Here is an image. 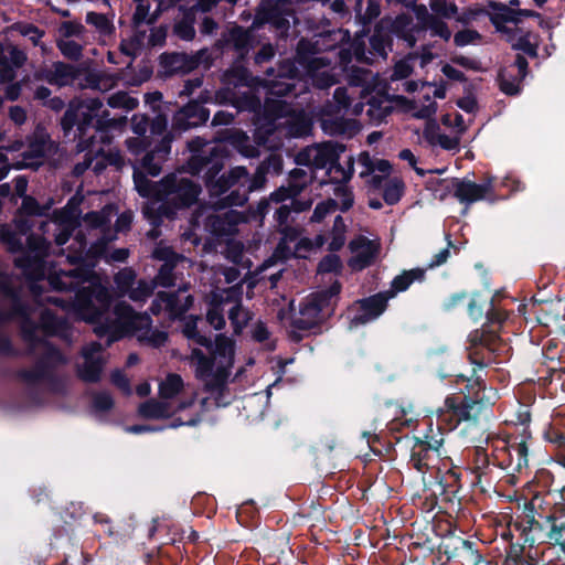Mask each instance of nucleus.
I'll return each instance as SVG.
<instances>
[{
    "label": "nucleus",
    "instance_id": "nucleus-1",
    "mask_svg": "<svg viewBox=\"0 0 565 565\" xmlns=\"http://www.w3.org/2000/svg\"><path fill=\"white\" fill-rule=\"evenodd\" d=\"M486 323L472 330L468 335V359L473 366L470 376L459 374L458 381L467 382L462 395H448L444 402V411L439 420L445 423L447 428L456 429L460 423L468 422L476 425L481 416L488 417L492 414L494 402L487 395V385L479 373L492 363L505 351L507 344L499 335V331L507 320L505 311L497 309L493 298L484 312Z\"/></svg>",
    "mask_w": 565,
    "mask_h": 565
},
{
    "label": "nucleus",
    "instance_id": "nucleus-2",
    "mask_svg": "<svg viewBox=\"0 0 565 565\" xmlns=\"http://www.w3.org/2000/svg\"><path fill=\"white\" fill-rule=\"evenodd\" d=\"M95 274L86 267L51 274L49 282L55 291H74L73 307L78 317L94 324V333L107 339V345L120 340L124 326L109 316L113 295L107 287L95 280Z\"/></svg>",
    "mask_w": 565,
    "mask_h": 565
},
{
    "label": "nucleus",
    "instance_id": "nucleus-3",
    "mask_svg": "<svg viewBox=\"0 0 565 565\" xmlns=\"http://www.w3.org/2000/svg\"><path fill=\"white\" fill-rule=\"evenodd\" d=\"M125 116L109 118V111L104 109L99 98L72 99L60 120L65 138L73 135L77 140V151H93L97 142L110 141L109 132L126 124Z\"/></svg>",
    "mask_w": 565,
    "mask_h": 565
},
{
    "label": "nucleus",
    "instance_id": "nucleus-4",
    "mask_svg": "<svg viewBox=\"0 0 565 565\" xmlns=\"http://www.w3.org/2000/svg\"><path fill=\"white\" fill-rule=\"evenodd\" d=\"M135 189L143 199L160 202L158 215L173 220L180 210L189 209L196 203L201 186L175 173L164 175L154 182L148 179L138 168L132 172Z\"/></svg>",
    "mask_w": 565,
    "mask_h": 565
},
{
    "label": "nucleus",
    "instance_id": "nucleus-5",
    "mask_svg": "<svg viewBox=\"0 0 565 565\" xmlns=\"http://www.w3.org/2000/svg\"><path fill=\"white\" fill-rule=\"evenodd\" d=\"M511 526L520 540L530 548L534 545L551 543L559 546L565 554V522L515 518Z\"/></svg>",
    "mask_w": 565,
    "mask_h": 565
},
{
    "label": "nucleus",
    "instance_id": "nucleus-6",
    "mask_svg": "<svg viewBox=\"0 0 565 565\" xmlns=\"http://www.w3.org/2000/svg\"><path fill=\"white\" fill-rule=\"evenodd\" d=\"M44 352L35 361L33 369H20L14 372V376L26 384H36L42 381L49 382L55 386L60 381L54 374V370L66 362L62 351L51 342L43 344Z\"/></svg>",
    "mask_w": 565,
    "mask_h": 565
},
{
    "label": "nucleus",
    "instance_id": "nucleus-7",
    "mask_svg": "<svg viewBox=\"0 0 565 565\" xmlns=\"http://www.w3.org/2000/svg\"><path fill=\"white\" fill-rule=\"evenodd\" d=\"M565 522V487L558 493H535L524 502L521 514L516 518Z\"/></svg>",
    "mask_w": 565,
    "mask_h": 565
},
{
    "label": "nucleus",
    "instance_id": "nucleus-8",
    "mask_svg": "<svg viewBox=\"0 0 565 565\" xmlns=\"http://www.w3.org/2000/svg\"><path fill=\"white\" fill-rule=\"evenodd\" d=\"M210 102H212L211 92L207 89L202 90L198 99L190 100L175 113L172 120L173 129L185 131L204 125L210 118V110L204 104Z\"/></svg>",
    "mask_w": 565,
    "mask_h": 565
},
{
    "label": "nucleus",
    "instance_id": "nucleus-9",
    "mask_svg": "<svg viewBox=\"0 0 565 565\" xmlns=\"http://www.w3.org/2000/svg\"><path fill=\"white\" fill-rule=\"evenodd\" d=\"M207 145L209 142L202 137H194L186 142L191 156L184 163L185 172L193 177H200L210 166V159H213L214 162L221 157H226V151L222 147L213 146L206 150Z\"/></svg>",
    "mask_w": 565,
    "mask_h": 565
},
{
    "label": "nucleus",
    "instance_id": "nucleus-10",
    "mask_svg": "<svg viewBox=\"0 0 565 565\" xmlns=\"http://www.w3.org/2000/svg\"><path fill=\"white\" fill-rule=\"evenodd\" d=\"M210 65V54L207 49L199 50L195 54L184 52L162 53L160 55V65L168 76L175 74H188L196 70L201 64Z\"/></svg>",
    "mask_w": 565,
    "mask_h": 565
},
{
    "label": "nucleus",
    "instance_id": "nucleus-11",
    "mask_svg": "<svg viewBox=\"0 0 565 565\" xmlns=\"http://www.w3.org/2000/svg\"><path fill=\"white\" fill-rule=\"evenodd\" d=\"M413 440L409 465L418 472L425 473L438 461L443 439L425 436V439L413 437Z\"/></svg>",
    "mask_w": 565,
    "mask_h": 565
},
{
    "label": "nucleus",
    "instance_id": "nucleus-12",
    "mask_svg": "<svg viewBox=\"0 0 565 565\" xmlns=\"http://www.w3.org/2000/svg\"><path fill=\"white\" fill-rule=\"evenodd\" d=\"M501 448H495L494 460L497 465L504 470L521 472L529 466V445L524 440L515 441L505 438Z\"/></svg>",
    "mask_w": 565,
    "mask_h": 565
},
{
    "label": "nucleus",
    "instance_id": "nucleus-13",
    "mask_svg": "<svg viewBox=\"0 0 565 565\" xmlns=\"http://www.w3.org/2000/svg\"><path fill=\"white\" fill-rule=\"evenodd\" d=\"M291 13V9L277 4L275 0H262L256 9L252 29H260L269 24L276 31L287 32L290 26L288 17Z\"/></svg>",
    "mask_w": 565,
    "mask_h": 565
},
{
    "label": "nucleus",
    "instance_id": "nucleus-14",
    "mask_svg": "<svg viewBox=\"0 0 565 565\" xmlns=\"http://www.w3.org/2000/svg\"><path fill=\"white\" fill-rule=\"evenodd\" d=\"M344 151V146L338 142H323L318 145L316 148V153L312 158V164L317 169H324L327 166H330L332 169H335L338 172L342 174V181L349 182L353 177V159L349 160V169L345 170L340 163V153Z\"/></svg>",
    "mask_w": 565,
    "mask_h": 565
},
{
    "label": "nucleus",
    "instance_id": "nucleus-15",
    "mask_svg": "<svg viewBox=\"0 0 565 565\" xmlns=\"http://www.w3.org/2000/svg\"><path fill=\"white\" fill-rule=\"evenodd\" d=\"M529 73L526 57L516 53L511 65L501 67L498 72L499 87L508 96H515L521 92V83Z\"/></svg>",
    "mask_w": 565,
    "mask_h": 565
},
{
    "label": "nucleus",
    "instance_id": "nucleus-16",
    "mask_svg": "<svg viewBox=\"0 0 565 565\" xmlns=\"http://www.w3.org/2000/svg\"><path fill=\"white\" fill-rule=\"evenodd\" d=\"M298 75L299 71L294 62L282 61L277 75L274 78L260 79L259 85L266 89L267 96L286 97L295 94L296 85L285 79H295Z\"/></svg>",
    "mask_w": 565,
    "mask_h": 565
},
{
    "label": "nucleus",
    "instance_id": "nucleus-17",
    "mask_svg": "<svg viewBox=\"0 0 565 565\" xmlns=\"http://www.w3.org/2000/svg\"><path fill=\"white\" fill-rule=\"evenodd\" d=\"M387 301L388 297L383 292L358 300L359 309L351 319V326L358 327L375 320L385 311Z\"/></svg>",
    "mask_w": 565,
    "mask_h": 565
},
{
    "label": "nucleus",
    "instance_id": "nucleus-18",
    "mask_svg": "<svg viewBox=\"0 0 565 565\" xmlns=\"http://www.w3.org/2000/svg\"><path fill=\"white\" fill-rule=\"evenodd\" d=\"M351 252H358L356 255L352 256L348 265L352 270L360 271L370 267L377 255L379 246L365 236H359L349 243Z\"/></svg>",
    "mask_w": 565,
    "mask_h": 565
},
{
    "label": "nucleus",
    "instance_id": "nucleus-19",
    "mask_svg": "<svg viewBox=\"0 0 565 565\" xmlns=\"http://www.w3.org/2000/svg\"><path fill=\"white\" fill-rule=\"evenodd\" d=\"M225 158L221 157L216 161H210V166L201 173L204 184L212 195H222L227 192L234 184L228 174H221L225 164Z\"/></svg>",
    "mask_w": 565,
    "mask_h": 565
},
{
    "label": "nucleus",
    "instance_id": "nucleus-20",
    "mask_svg": "<svg viewBox=\"0 0 565 565\" xmlns=\"http://www.w3.org/2000/svg\"><path fill=\"white\" fill-rule=\"evenodd\" d=\"M216 98L221 103L231 104L237 113L249 111L253 113L254 116H257V113L260 109V98L252 92L237 94L230 88L220 89L216 92Z\"/></svg>",
    "mask_w": 565,
    "mask_h": 565
},
{
    "label": "nucleus",
    "instance_id": "nucleus-21",
    "mask_svg": "<svg viewBox=\"0 0 565 565\" xmlns=\"http://www.w3.org/2000/svg\"><path fill=\"white\" fill-rule=\"evenodd\" d=\"M255 30L252 26L245 29L242 25L235 24L228 31L225 41L233 47L241 60H245L249 52L258 44L254 33Z\"/></svg>",
    "mask_w": 565,
    "mask_h": 565
},
{
    "label": "nucleus",
    "instance_id": "nucleus-22",
    "mask_svg": "<svg viewBox=\"0 0 565 565\" xmlns=\"http://www.w3.org/2000/svg\"><path fill=\"white\" fill-rule=\"evenodd\" d=\"M341 290L342 284L334 280L329 287L311 292L308 298L326 318H329L334 313Z\"/></svg>",
    "mask_w": 565,
    "mask_h": 565
},
{
    "label": "nucleus",
    "instance_id": "nucleus-23",
    "mask_svg": "<svg viewBox=\"0 0 565 565\" xmlns=\"http://www.w3.org/2000/svg\"><path fill=\"white\" fill-rule=\"evenodd\" d=\"M488 8L492 10V12L487 11L486 14L497 32H510V28L507 26V23H513L515 25L520 23V18H515V9L510 8V6L505 3L489 1Z\"/></svg>",
    "mask_w": 565,
    "mask_h": 565
},
{
    "label": "nucleus",
    "instance_id": "nucleus-24",
    "mask_svg": "<svg viewBox=\"0 0 565 565\" xmlns=\"http://www.w3.org/2000/svg\"><path fill=\"white\" fill-rule=\"evenodd\" d=\"M543 439L553 454L554 460L565 468V428L548 424L543 431Z\"/></svg>",
    "mask_w": 565,
    "mask_h": 565
},
{
    "label": "nucleus",
    "instance_id": "nucleus-25",
    "mask_svg": "<svg viewBox=\"0 0 565 565\" xmlns=\"http://www.w3.org/2000/svg\"><path fill=\"white\" fill-rule=\"evenodd\" d=\"M299 313L300 317L294 318L290 323L294 329L299 331H310L326 318L308 297L300 303Z\"/></svg>",
    "mask_w": 565,
    "mask_h": 565
},
{
    "label": "nucleus",
    "instance_id": "nucleus-26",
    "mask_svg": "<svg viewBox=\"0 0 565 565\" xmlns=\"http://www.w3.org/2000/svg\"><path fill=\"white\" fill-rule=\"evenodd\" d=\"M290 113L291 106L289 103L266 96L264 104L260 103V109L258 110L257 116L260 117V120L277 124L278 119L288 117Z\"/></svg>",
    "mask_w": 565,
    "mask_h": 565
},
{
    "label": "nucleus",
    "instance_id": "nucleus-27",
    "mask_svg": "<svg viewBox=\"0 0 565 565\" xmlns=\"http://www.w3.org/2000/svg\"><path fill=\"white\" fill-rule=\"evenodd\" d=\"M456 543L457 544L450 552L447 550L445 551L448 559L458 557L471 565H479L484 562L481 553L476 547L475 542L458 537Z\"/></svg>",
    "mask_w": 565,
    "mask_h": 565
},
{
    "label": "nucleus",
    "instance_id": "nucleus-28",
    "mask_svg": "<svg viewBox=\"0 0 565 565\" xmlns=\"http://www.w3.org/2000/svg\"><path fill=\"white\" fill-rule=\"evenodd\" d=\"M488 190L489 185L487 184H478L469 180L458 179L456 199L461 203L470 204L484 199Z\"/></svg>",
    "mask_w": 565,
    "mask_h": 565
},
{
    "label": "nucleus",
    "instance_id": "nucleus-29",
    "mask_svg": "<svg viewBox=\"0 0 565 565\" xmlns=\"http://www.w3.org/2000/svg\"><path fill=\"white\" fill-rule=\"evenodd\" d=\"M53 67V86L64 87L73 85L82 76V70L78 66L65 63L54 62Z\"/></svg>",
    "mask_w": 565,
    "mask_h": 565
},
{
    "label": "nucleus",
    "instance_id": "nucleus-30",
    "mask_svg": "<svg viewBox=\"0 0 565 565\" xmlns=\"http://www.w3.org/2000/svg\"><path fill=\"white\" fill-rule=\"evenodd\" d=\"M6 296L11 298L9 310H0V323H7L15 318L28 316V305L22 301L20 296L8 285L2 286Z\"/></svg>",
    "mask_w": 565,
    "mask_h": 565
},
{
    "label": "nucleus",
    "instance_id": "nucleus-31",
    "mask_svg": "<svg viewBox=\"0 0 565 565\" xmlns=\"http://www.w3.org/2000/svg\"><path fill=\"white\" fill-rule=\"evenodd\" d=\"M315 45L306 40H299L296 47L295 61L300 66L305 67L308 72H315L320 67V58L315 56Z\"/></svg>",
    "mask_w": 565,
    "mask_h": 565
},
{
    "label": "nucleus",
    "instance_id": "nucleus-32",
    "mask_svg": "<svg viewBox=\"0 0 565 565\" xmlns=\"http://www.w3.org/2000/svg\"><path fill=\"white\" fill-rule=\"evenodd\" d=\"M83 359V364L77 367V376L85 383H98L106 363L105 359L103 356Z\"/></svg>",
    "mask_w": 565,
    "mask_h": 565
},
{
    "label": "nucleus",
    "instance_id": "nucleus-33",
    "mask_svg": "<svg viewBox=\"0 0 565 565\" xmlns=\"http://www.w3.org/2000/svg\"><path fill=\"white\" fill-rule=\"evenodd\" d=\"M225 81L235 87L246 86L254 87L260 84V78L254 76L252 72L244 65H233L224 74Z\"/></svg>",
    "mask_w": 565,
    "mask_h": 565
},
{
    "label": "nucleus",
    "instance_id": "nucleus-34",
    "mask_svg": "<svg viewBox=\"0 0 565 565\" xmlns=\"http://www.w3.org/2000/svg\"><path fill=\"white\" fill-rule=\"evenodd\" d=\"M182 11V18L175 21L173 33L183 41H192L195 38V15L193 9H186L184 6L179 8Z\"/></svg>",
    "mask_w": 565,
    "mask_h": 565
},
{
    "label": "nucleus",
    "instance_id": "nucleus-35",
    "mask_svg": "<svg viewBox=\"0 0 565 565\" xmlns=\"http://www.w3.org/2000/svg\"><path fill=\"white\" fill-rule=\"evenodd\" d=\"M22 319L21 323V337L29 344L28 350L25 351L26 355H32L34 350L39 345H43L49 341L44 338L38 335V324L29 317H20Z\"/></svg>",
    "mask_w": 565,
    "mask_h": 565
},
{
    "label": "nucleus",
    "instance_id": "nucleus-36",
    "mask_svg": "<svg viewBox=\"0 0 565 565\" xmlns=\"http://www.w3.org/2000/svg\"><path fill=\"white\" fill-rule=\"evenodd\" d=\"M138 413L141 417L147 419H162L171 416L169 404L154 398L141 403Z\"/></svg>",
    "mask_w": 565,
    "mask_h": 565
},
{
    "label": "nucleus",
    "instance_id": "nucleus-37",
    "mask_svg": "<svg viewBox=\"0 0 565 565\" xmlns=\"http://www.w3.org/2000/svg\"><path fill=\"white\" fill-rule=\"evenodd\" d=\"M209 351L215 361L218 359L223 362H234L235 343L225 334H217L215 342H212V349Z\"/></svg>",
    "mask_w": 565,
    "mask_h": 565
},
{
    "label": "nucleus",
    "instance_id": "nucleus-38",
    "mask_svg": "<svg viewBox=\"0 0 565 565\" xmlns=\"http://www.w3.org/2000/svg\"><path fill=\"white\" fill-rule=\"evenodd\" d=\"M425 269L416 267L409 270H404L402 274L394 277L391 284L393 294L403 292L416 280L422 281L425 278Z\"/></svg>",
    "mask_w": 565,
    "mask_h": 565
},
{
    "label": "nucleus",
    "instance_id": "nucleus-39",
    "mask_svg": "<svg viewBox=\"0 0 565 565\" xmlns=\"http://www.w3.org/2000/svg\"><path fill=\"white\" fill-rule=\"evenodd\" d=\"M182 328L183 335L196 344L206 348L207 350L212 349V339L210 337L203 335L198 330V320L199 317L194 315L188 316Z\"/></svg>",
    "mask_w": 565,
    "mask_h": 565
},
{
    "label": "nucleus",
    "instance_id": "nucleus-40",
    "mask_svg": "<svg viewBox=\"0 0 565 565\" xmlns=\"http://www.w3.org/2000/svg\"><path fill=\"white\" fill-rule=\"evenodd\" d=\"M157 298L164 303L166 310L173 319L184 318V313L189 310V306L182 305L175 292L159 291Z\"/></svg>",
    "mask_w": 565,
    "mask_h": 565
},
{
    "label": "nucleus",
    "instance_id": "nucleus-41",
    "mask_svg": "<svg viewBox=\"0 0 565 565\" xmlns=\"http://www.w3.org/2000/svg\"><path fill=\"white\" fill-rule=\"evenodd\" d=\"M369 44L371 49V53L377 57L386 58L387 52L386 47L390 49L393 45V38L390 33L384 32L383 30L376 29L374 33L369 39Z\"/></svg>",
    "mask_w": 565,
    "mask_h": 565
},
{
    "label": "nucleus",
    "instance_id": "nucleus-42",
    "mask_svg": "<svg viewBox=\"0 0 565 565\" xmlns=\"http://www.w3.org/2000/svg\"><path fill=\"white\" fill-rule=\"evenodd\" d=\"M41 328L49 337L60 335L67 329V321L50 311L41 316Z\"/></svg>",
    "mask_w": 565,
    "mask_h": 565
},
{
    "label": "nucleus",
    "instance_id": "nucleus-43",
    "mask_svg": "<svg viewBox=\"0 0 565 565\" xmlns=\"http://www.w3.org/2000/svg\"><path fill=\"white\" fill-rule=\"evenodd\" d=\"M253 139L257 146H266L269 138L277 131V124L267 120H260V117L254 116Z\"/></svg>",
    "mask_w": 565,
    "mask_h": 565
},
{
    "label": "nucleus",
    "instance_id": "nucleus-44",
    "mask_svg": "<svg viewBox=\"0 0 565 565\" xmlns=\"http://www.w3.org/2000/svg\"><path fill=\"white\" fill-rule=\"evenodd\" d=\"M182 388L183 380L181 375L171 373L159 384V396L162 399H171L175 397Z\"/></svg>",
    "mask_w": 565,
    "mask_h": 565
},
{
    "label": "nucleus",
    "instance_id": "nucleus-45",
    "mask_svg": "<svg viewBox=\"0 0 565 565\" xmlns=\"http://www.w3.org/2000/svg\"><path fill=\"white\" fill-rule=\"evenodd\" d=\"M85 21L87 24L93 25L103 36H110L116 31L111 20H109L104 13L89 11L86 13Z\"/></svg>",
    "mask_w": 565,
    "mask_h": 565
},
{
    "label": "nucleus",
    "instance_id": "nucleus-46",
    "mask_svg": "<svg viewBox=\"0 0 565 565\" xmlns=\"http://www.w3.org/2000/svg\"><path fill=\"white\" fill-rule=\"evenodd\" d=\"M405 192V183L399 178L390 179L383 189V200L387 205L397 204Z\"/></svg>",
    "mask_w": 565,
    "mask_h": 565
},
{
    "label": "nucleus",
    "instance_id": "nucleus-47",
    "mask_svg": "<svg viewBox=\"0 0 565 565\" xmlns=\"http://www.w3.org/2000/svg\"><path fill=\"white\" fill-rule=\"evenodd\" d=\"M490 299V296L483 295L480 291L473 292L467 303L469 317L475 321L480 320L484 316Z\"/></svg>",
    "mask_w": 565,
    "mask_h": 565
},
{
    "label": "nucleus",
    "instance_id": "nucleus-48",
    "mask_svg": "<svg viewBox=\"0 0 565 565\" xmlns=\"http://www.w3.org/2000/svg\"><path fill=\"white\" fill-rule=\"evenodd\" d=\"M439 483L444 489V493L449 498L450 495L455 497L461 489V471L457 467L448 469L441 477Z\"/></svg>",
    "mask_w": 565,
    "mask_h": 565
},
{
    "label": "nucleus",
    "instance_id": "nucleus-49",
    "mask_svg": "<svg viewBox=\"0 0 565 565\" xmlns=\"http://www.w3.org/2000/svg\"><path fill=\"white\" fill-rule=\"evenodd\" d=\"M137 2L135 12L132 14V26L138 29L143 23L152 24L157 21L159 12L149 17L150 4L146 0H135Z\"/></svg>",
    "mask_w": 565,
    "mask_h": 565
},
{
    "label": "nucleus",
    "instance_id": "nucleus-50",
    "mask_svg": "<svg viewBox=\"0 0 565 565\" xmlns=\"http://www.w3.org/2000/svg\"><path fill=\"white\" fill-rule=\"evenodd\" d=\"M162 162H163L162 160H159L156 157V154L151 150H149L142 156V158L140 160V167H138L135 163L132 164V167H134V169L138 168L146 175L149 174L151 177H158L162 171V167H161Z\"/></svg>",
    "mask_w": 565,
    "mask_h": 565
},
{
    "label": "nucleus",
    "instance_id": "nucleus-51",
    "mask_svg": "<svg viewBox=\"0 0 565 565\" xmlns=\"http://www.w3.org/2000/svg\"><path fill=\"white\" fill-rule=\"evenodd\" d=\"M533 33L531 31L518 36L516 41L512 44V50L522 52L531 58H536L539 55V43H532L531 38Z\"/></svg>",
    "mask_w": 565,
    "mask_h": 565
},
{
    "label": "nucleus",
    "instance_id": "nucleus-52",
    "mask_svg": "<svg viewBox=\"0 0 565 565\" xmlns=\"http://www.w3.org/2000/svg\"><path fill=\"white\" fill-rule=\"evenodd\" d=\"M526 546L529 547V545L524 544V542L520 540L519 536L516 543L510 544V548L507 552V556L502 565H530V563L523 557V553Z\"/></svg>",
    "mask_w": 565,
    "mask_h": 565
},
{
    "label": "nucleus",
    "instance_id": "nucleus-53",
    "mask_svg": "<svg viewBox=\"0 0 565 565\" xmlns=\"http://www.w3.org/2000/svg\"><path fill=\"white\" fill-rule=\"evenodd\" d=\"M333 183H337V186L333 190V193L335 196L341 199V203L338 209H340L341 212L345 213L348 212L354 204V194L352 190L342 184L343 181L332 180Z\"/></svg>",
    "mask_w": 565,
    "mask_h": 565
},
{
    "label": "nucleus",
    "instance_id": "nucleus-54",
    "mask_svg": "<svg viewBox=\"0 0 565 565\" xmlns=\"http://www.w3.org/2000/svg\"><path fill=\"white\" fill-rule=\"evenodd\" d=\"M56 46L62 55L71 61L77 62L83 56V46L73 40H57Z\"/></svg>",
    "mask_w": 565,
    "mask_h": 565
},
{
    "label": "nucleus",
    "instance_id": "nucleus-55",
    "mask_svg": "<svg viewBox=\"0 0 565 565\" xmlns=\"http://www.w3.org/2000/svg\"><path fill=\"white\" fill-rule=\"evenodd\" d=\"M343 268L341 258L339 255L330 253L323 256L318 263L317 271L319 274H341Z\"/></svg>",
    "mask_w": 565,
    "mask_h": 565
},
{
    "label": "nucleus",
    "instance_id": "nucleus-56",
    "mask_svg": "<svg viewBox=\"0 0 565 565\" xmlns=\"http://www.w3.org/2000/svg\"><path fill=\"white\" fill-rule=\"evenodd\" d=\"M339 207V203L334 199H327L319 202L310 217L311 223H321L328 214L335 212Z\"/></svg>",
    "mask_w": 565,
    "mask_h": 565
},
{
    "label": "nucleus",
    "instance_id": "nucleus-57",
    "mask_svg": "<svg viewBox=\"0 0 565 565\" xmlns=\"http://www.w3.org/2000/svg\"><path fill=\"white\" fill-rule=\"evenodd\" d=\"M457 183V178L437 180L436 184L433 186L435 196L439 200H445L449 194H454L456 198Z\"/></svg>",
    "mask_w": 565,
    "mask_h": 565
},
{
    "label": "nucleus",
    "instance_id": "nucleus-58",
    "mask_svg": "<svg viewBox=\"0 0 565 565\" xmlns=\"http://www.w3.org/2000/svg\"><path fill=\"white\" fill-rule=\"evenodd\" d=\"M228 319L233 326L234 333L239 334L248 322L247 313L239 303L234 305L228 311Z\"/></svg>",
    "mask_w": 565,
    "mask_h": 565
},
{
    "label": "nucleus",
    "instance_id": "nucleus-59",
    "mask_svg": "<svg viewBox=\"0 0 565 565\" xmlns=\"http://www.w3.org/2000/svg\"><path fill=\"white\" fill-rule=\"evenodd\" d=\"M117 288L126 294L128 292L136 281V273L131 268L120 269L114 277Z\"/></svg>",
    "mask_w": 565,
    "mask_h": 565
},
{
    "label": "nucleus",
    "instance_id": "nucleus-60",
    "mask_svg": "<svg viewBox=\"0 0 565 565\" xmlns=\"http://www.w3.org/2000/svg\"><path fill=\"white\" fill-rule=\"evenodd\" d=\"M430 8L437 15L445 19L455 18L458 13L457 4L447 0H433Z\"/></svg>",
    "mask_w": 565,
    "mask_h": 565
},
{
    "label": "nucleus",
    "instance_id": "nucleus-61",
    "mask_svg": "<svg viewBox=\"0 0 565 565\" xmlns=\"http://www.w3.org/2000/svg\"><path fill=\"white\" fill-rule=\"evenodd\" d=\"M111 108H125L131 110L137 106V100L126 92H117L108 98Z\"/></svg>",
    "mask_w": 565,
    "mask_h": 565
},
{
    "label": "nucleus",
    "instance_id": "nucleus-62",
    "mask_svg": "<svg viewBox=\"0 0 565 565\" xmlns=\"http://www.w3.org/2000/svg\"><path fill=\"white\" fill-rule=\"evenodd\" d=\"M19 214H24L26 216H42L45 214V211L35 198L29 195L22 199V204L19 209Z\"/></svg>",
    "mask_w": 565,
    "mask_h": 565
},
{
    "label": "nucleus",
    "instance_id": "nucleus-63",
    "mask_svg": "<svg viewBox=\"0 0 565 565\" xmlns=\"http://www.w3.org/2000/svg\"><path fill=\"white\" fill-rule=\"evenodd\" d=\"M85 223L92 228H103L109 225V214L103 211H90L84 216Z\"/></svg>",
    "mask_w": 565,
    "mask_h": 565
},
{
    "label": "nucleus",
    "instance_id": "nucleus-64",
    "mask_svg": "<svg viewBox=\"0 0 565 565\" xmlns=\"http://www.w3.org/2000/svg\"><path fill=\"white\" fill-rule=\"evenodd\" d=\"M153 292V287L146 280L140 279L137 287H131L128 296L132 301H145Z\"/></svg>",
    "mask_w": 565,
    "mask_h": 565
}]
</instances>
